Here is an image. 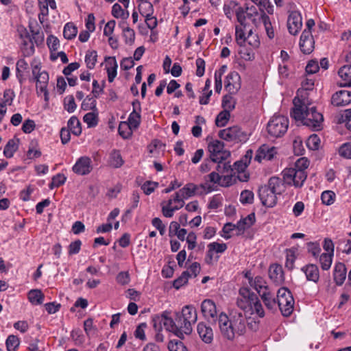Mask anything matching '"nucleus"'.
Wrapping results in <instances>:
<instances>
[{
  "label": "nucleus",
  "instance_id": "nucleus-1",
  "mask_svg": "<svg viewBox=\"0 0 351 351\" xmlns=\"http://www.w3.org/2000/svg\"><path fill=\"white\" fill-rule=\"evenodd\" d=\"M247 322V318L242 312L232 311L228 315L221 313L218 316V326L221 335L229 341H233L245 335Z\"/></svg>",
  "mask_w": 351,
  "mask_h": 351
},
{
  "label": "nucleus",
  "instance_id": "nucleus-2",
  "mask_svg": "<svg viewBox=\"0 0 351 351\" xmlns=\"http://www.w3.org/2000/svg\"><path fill=\"white\" fill-rule=\"evenodd\" d=\"M294 108L291 116L296 121H300L304 125L313 130H320L324 120L323 115L317 111L315 106L307 101L295 97L293 99Z\"/></svg>",
  "mask_w": 351,
  "mask_h": 351
},
{
  "label": "nucleus",
  "instance_id": "nucleus-3",
  "mask_svg": "<svg viewBox=\"0 0 351 351\" xmlns=\"http://www.w3.org/2000/svg\"><path fill=\"white\" fill-rule=\"evenodd\" d=\"M169 314L167 311H165L160 315H155L152 319L154 327L156 328V324L162 322L167 330L173 332L181 339L184 338L185 335H189L192 332V326L186 322L179 313L176 314L175 320L169 317Z\"/></svg>",
  "mask_w": 351,
  "mask_h": 351
},
{
  "label": "nucleus",
  "instance_id": "nucleus-4",
  "mask_svg": "<svg viewBox=\"0 0 351 351\" xmlns=\"http://www.w3.org/2000/svg\"><path fill=\"white\" fill-rule=\"evenodd\" d=\"M32 69L33 80L36 84L37 93H43L45 99H48L47 85L49 82V75L45 71H41L40 63L34 60L31 63Z\"/></svg>",
  "mask_w": 351,
  "mask_h": 351
},
{
  "label": "nucleus",
  "instance_id": "nucleus-5",
  "mask_svg": "<svg viewBox=\"0 0 351 351\" xmlns=\"http://www.w3.org/2000/svg\"><path fill=\"white\" fill-rule=\"evenodd\" d=\"M276 302L283 316L288 317L293 313L295 302L287 288L281 287L278 289Z\"/></svg>",
  "mask_w": 351,
  "mask_h": 351
},
{
  "label": "nucleus",
  "instance_id": "nucleus-6",
  "mask_svg": "<svg viewBox=\"0 0 351 351\" xmlns=\"http://www.w3.org/2000/svg\"><path fill=\"white\" fill-rule=\"evenodd\" d=\"M289 120L282 115L274 116L267 125L268 134L273 137H280L288 129Z\"/></svg>",
  "mask_w": 351,
  "mask_h": 351
},
{
  "label": "nucleus",
  "instance_id": "nucleus-7",
  "mask_svg": "<svg viewBox=\"0 0 351 351\" xmlns=\"http://www.w3.org/2000/svg\"><path fill=\"white\" fill-rule=\"evenodd\" d=\"M282 174L284 182L287 184L293 185L296 188L302 187L307 178L306 172H303L302 170L295 169L293 168H287L284 169Z\"/></svg>",
  "mask_w": 351,
  "mask_h": 351
},
{
  "label": "nucleus",
  "instance_id": "nucleus-8",
  "mask_svg": "<svg viewBox=\"0 0 351 351\" xmlns=\"http://www.w3.org/2000/svg\"><path fill=\"white\" fill-rule=\"evenodd\" d=\"M210 159L213 162H221L227 159L230 153L224 149V143L219 140H213L208 145Z\"/></svg>",
  "mask_w": 351,
  "mask_h": 351
},
{
  "label": "nucleus",
  "instance_id": "nucleus-9",
  "mask_svg": "<svg viewBox=\"0 0 351 351\" xmlns=\"http://www.w3.org/2000/svg\"><path fill=\"white\" fill-rule=\"evenodd\" d=\"M184 205V198L176 193L173 198L161 203L162 213L165 217L171 218L173 216L174 212L182 208Z\"/></svg>",
  "mask_w": 351,
  "mask_h": 351
},
{
  "label": "nucleus",
  "instance_id": "nucleus-10",
  "mask_svg": "<svg viewBox=\"0 0 351 351\" xmlns=\"http://www.w3.org/2000/svg\"><path fill=\"white\" fill-rule=\"evenodd\" d=\"M219 136L227 141L241 142L247 139V133L242 131L241 128L237 125L220 130Z\"/></svg>",
  "mask_w": 351,
  "mask_h": 351
},
{
  "label": "nucleus",
  "instance_id": "nucleus-11",
  "mask_svg": "<svg viewBox=\"0 0 351 351\" xmlns=\"http://www.w3.org/2000/svg\"><path fill=\"white\" fill-rule=\"evenodd\" d=\"M258 298L256 293L248 287H241L239 290V297L237 300V306L245 311L254 304V302Z\"/></svg>",
  "mask_w": 351,
  "mask_h": 351
},
{
  "label": "nucleus",
  "instance_id": "nucleus-12",
  "mask_svg": "<svg viewBox=\"0 0 351 351\" xmlns=\"http://www.w3.org/2000/svg\"><path fill=\"white\" fill-rule=\"evenodd\" d=\"M223 11L228 19H231L233 14L235 13L237 21L242 24L245 21L244 16L243 8L239 5V3L234 1H230L223 5Z\"/></svg>",
  "mask_w": 351,
  "mask_h": 351
},
{
  "label": "nucleus",
  "instance_id": "nucleus-13",
  "mask_svg": "<svg viewBox=\"0 0 351 351\" xmlns=\"http://www.w3.org/2000/svg\"><path fill=\"white\" fill-rule=\"evenodd\" d=\"M47 44L50 50V60L56 61L60 58L63 63H66V53L63 51H58L60 47V41L56 36L51 35L47 39Z\"/></svg>",
  "mask_w": 351,
  "mask_h": 351
},
{
  "label": "nucleus",
  "instance_id": "nucleus-14",
  "mask_svg": "<svg viewBox=\"0 0 351 351\" xmlns=\"http://www.w3.org/2000/svg\"><path fill=\"white\" fill-rule=\"evenodd\" d=\"M258 195L263 205L273 207L276 204L277 195L265 185L259 188Z\"/></svg>",
  "mask_w": 351,
  "mask_h": 351
},
{
  "label": "nucleus",
  "instance_id": "nucleus-15",
  "mask_svg": "<svg viewBox=\"0 0 351 351\" xmlns=\"http://www.w3.org/2000/svg\"><path fill=\"white\" fill-rule=\"evenodd\" d=\"M225 88L230 94H235L241 88V77L237 72H230L227 75Z\"/></svg>",
  "mask_w": 351,
  "mask_h": 351
},
{
  "label": "nucleus",
  "instance_id": "nucleus-16",
  "mask_svg": "<svg viewBox=\"0 0 351 351\" xmlns=\"http://www.w3.org/2000/svg\"><path fill=\"white\" fill-rule=\"evenodd\" d=\"M201 311L205 319L215 320L217 317V310L215 303L210 299H206L201 304Z\"/></svg>",
  "mask_w": 351,
  "mask_h": 351
},
{
  "label": "nucleus",
  "instance_id": "nucleus-17",
  "mask_svg": "<svg viewBox=\"0 0 351 351\" xmlns=\"http://www.w3.org/2000/svg\"><path fill=\"white\" fill-rule=\"evenodd\" d=\"M302 25V16L298 11H293L290 13L287 26L291 34L295 35L298 33Z\"/></svg>",
  "mask_w": 351,
  "mask_h": 351
},
{
  "label": "nucleus",
  "instance_id": "nucleus-18",
  "mask_svg": "<svg viewBox=\"0 0 351 351\" xmlns=\"http://www.w3.org/2000/svg\"><path fill=\"white\" fill-rule=\"evenodd\" d=\"M351 103V91L341 90L332 95L331 104L337 107L345 106Z\"/></svg>",
  "mask_w": 351,
  "mask_h": 351
},
{
  "label": "nucleus",
  "instance_id": "nucleus-19",
  "mask_svg": "<svg viewBox=\"0 0 351 351\" xmlns=\"http://www.w3.org/2000/svg\"><path fill=\"white\" fill-rule=\"evenodd\" d=\"M300 47L301 51L305 54H309L313 51L314 49V40L311 31H303L300 36Z\"/></svg>",
  "mask_w": 351,
  "mask_h": 351
},
{
  "label": "nucleus",
  "instance_id": "nucleus-20",
  "mask_svg": "<svg viewBox=\"0 0 351 351\" xmlns=\"http://www.w3.org/2000/svg\"><path fill=\"white\" fill-rule=\"evenodd\" d=\"M92 169L91 160L87 156L80 158L73 167V171L79 175L88 174L91 171Z\"/></svg>",
  "mask_w": 351,
  "mask_h": 351
},
{
  "label": "nucleus",
  "instance_id": "nucleus-21",
  "mask_svg": "<svg viewBox=\"0 0 351 351\" xmlns=\"http://www.w3.org/2000/svg\"><path fill=\"white\" fill-rule=\"evenodd\" d=\"M275 147H269L267 145H261L257 150L255 156V160L261 162L262 160H271L274 158L276 154V150Z\"/></svg>",
  "mask_w": 351,
  "mask_h": 351
},
{
  "label": "nucleus",
  "instance_id": "nucleus-22",
  "mask_svg": "<svg viewBox=\"0 0 351 351\" xmlns=\"http://www.w3.org/2000/svg\"><path fill=\"white\" fill-rule=\"evenodd\" d=\"M133 110L128 117V123L130 124L134 129L138 128L141 123V103L138 100L136 99L132 102Z\"/></svg>",
  "mask_w": 351,
  "mask_h": 351
},
{
  "label": "nucleus",
  "instance_id": "nucleus-23",
  "mask_svg": "<svg viewBox=\"0 0 351 351\" xmlns=\"http://www.w3.org/2000/svg\"><path fill=\"white\" fill-rule=\"evenodd\" d=\"M269 276L277 285L282 284L285 281V276L282 266L278 264L271 265L269 269Z\"/></svg>",
  "mask_w": 351,
  "mask_h": 351
},
{
  "label": "nucleus",
  "instance_id": "nucleus-24",
  "mask_svg": "<svg viewBox=\"0 0 351 351\" xmlns=\"http://www.w3.org/2000/svg\"><path fill=\"white\" fill-rule=\"evenodd\" d=\"M263 300L265 306L269 310H273L276 308L277 302L276 300L274 297V293L271 291L270 288H267V289L260 292L258 293Z\"/></svg>",
  "mask_w": 351,
  "mask_h": 351
},
{
  "label": "nucleus",
  "instance_id": "nucleus-25",
  "mask_svg": "<svg viewBox=\"0 0 351 351\" xmlns=\"http://www.w3.org/2000/svg\"><path fill=\"white\" fill-rule=\"evenodd\" d=\"M244 16L248 18L252 21L253 24L257 26L262 21V13H258L256 8L254 5L249 6L248 4H245L243 8Z\"/></svg>",
  "mask_w": 351,
  "mask_h": 351
},
{
  "label": "nucleus",
  "instance_id": "nucleus-26",
  "mask_svg": "<svg viewBox=\"0 0 351 351\" xmlns=\"http://www.w3.org/2000/svg\"><path fill=\"white\" fill-rule=\"evenodd\" d=\"M197 330L201 339L206 343H210L213 339V330L204 322H199Z\"/></svg>",
  "mask_w": 351,
  "mask_h": 351
},
{
  "label": "nucleus",
  "instance_id": "nucleus-27",
  "mask_svg": "<svg viewBox=\"0 0 351 351\" xmlns=\"http://www.w3.org/2000/svg\"><path fill=\"white\" fill-rule=\"evenodd\" d=\"M199 187L205 189L206 186L205 184H200L199 186H197L193 183H189L180 189L179 191L176 192V193L184 199H188L196 195L197 193V191Z\"/></svg>",
  "mask_w": 351,
  "mask_h": 351
},
{
  "label": "nucleus",
  "instance_id": "nucleus-28",
  "mask_svg": "<svg viewBox=\"0 0 351 351\" xmlns=\"http://www.w3.org/2000/svg\"><path fill=\"white\" fill-rule=\"evenodd\" d=\"M179 315L191 326L195 324L197 320V311L192 305L184 306L182 312L179 313Z\"/></svg>",
  "mask_w": 351,
  "mask_h": 351
},
{
  "label": "nucleus",
  "instance_id": "nucleus-29",
  "mask_svg": "<svg viewBox=\"0 0 351 351\" xmlns=\"http://www.w3.org/2000/svg\"><path fill=\"white\" fill-rule=\"evenodd\" d=\"M346 267L342 263H336L334 269V280L337 285H341L346 278Z\"/></svg>",
  "mask_w": 351,
  "mask_h": 351
},
{
  "label": "nucleus",
  "instance_id": "nucleus-30",
  "mask_svg": "<svg viewBox=\"0 0 351 351\" xmlns=\"http://www.w3.org/2000/svg\"><path fill=\"white\" fill-rule=\"evenodd\" d=\"M285 184L286 183L284 182V180H282L278 177H271L269 180L268 184L265 186L276 195H280L285 189Z\"/></svg>",
  "mask_w": 351,
  "mask_h": 351
},
{
  "label": "nucleus",
  "instance_id": "nucleus-31",
  "mask_svg": "<svg viewBox=\"0 0 351 351\" xmlns=\"http://www.w3.org/2000/svg\"><path fill=\"white\" fill-rule=\"evenodd\" d=\"M302 270L306 275L308 280L317 282L319 278V269L317 265L309 264L304 267Z\"/></svg>",
  "mask_w": 351,
  "mask_h": 351
},
{
  "label": "nucleus",
  "instance_id": "nucleus-32",
  "mask_svg": "<svg viewBox=\"0 0 351 351\" xmlns=\"http://www.w3.org/2000/svg\"><path fill=\"white\" fill-rule=\"evenodd\" d=\"M239 25L236 26V32H235V39L237 43L242 47L244 46L246 43V32L247 29V24L245 22H243L242 24L239 23Z\"/></svg>",
  "mask_w": 351,
  "mask_h": 351
},
{
  "label": "nucleus",
  "instance_id": "nucleus-33",
  "mask_svg": "<svg viewBox=\"0 0 351 351\" xmlns=\"http://www.w3.org/2000/svg\"><path fill=\"white\" fill-rule=\"evenodd\" d=\"M118 65L114 57H108L106 59V71L108 79L110 82H113L117 75Z\"/></svg>",
  "mask_w": 351,
  "mask_h": 351
},
{
  "label": "nucleus",
  "instance_id": "nucleus-34",
  "mask_svg": "<svg viewBox=\"0 0 351 351\" xmlns=\"http://www.w3.org/2000/svg\"><path fill=\"white\" fill-rule=\"evenodd\" d=\"M17 33L19 38L21 40V43L25 45H29L31 52L34 51V46L32 43V38L27 31V29L23 25L17 27Z\"/></svg>",
  "mask_w": 351,
  "mask_h": 351
},
{
  "label": "nucleus",
  "instance_id": "nucleus-35",
  "mask_svg": "<svg viewBox=\"0 0 351 351\" xmlns=\"http://www.w3.org/2000/svg\"><path fill=\"white\" fill-rule=\"evenodd\" d=\"M19 145V138H14L10 139L4 147L3 155L8 158H12L14 153L17 151Z\"/></svg>",
  "mask_w": 351,
  "mask_h": 351
},
{
  "label": "nucleus",
  "instance_id": "nucleus-36",
  "mask_svg": "<svg viewBox=\"0 0 351 351\" xmlns=\"http://www.w3.org/2000/svg\"><path fill=\"white\" fill-rule=\"evenodd\" d=\"M256 218L254 213H250L246 217L239 221L237 224V229L243 232L246 229L250 228L255 222Z\"/></svg>",
  "mask_w": 351,
  "mask_h": 351
},
{
  "label": "nucleus",
  "instance_id": "nucleus-37",
  "mask_svg": "<svg viewBox=\"0 0 351 351\" xmlns=\"http://www.w3.org/2000/svg\"><path fill=\"white\" fill-rule=\"evenodd\" d=\"M338 74L343 81V86H351V65H345L341 67Z\"/></svg>",
  "mask_w": 351,
  "mask_h": 351
},
{
  "label": "nucleus",
  "instance_id": "nucleus-38",
  "mask_svg": "<svg viewBox=\"0 0 351 351\" xmlns=\"http://www.w3.org/2000/svg\"><path fill=\"white\" fill-rule=\"evenodd\" d=\"M68 130L75 136H79L82 133L81 123L76 117L73 116L71 117L67 122V131Z\"/></svg>",
  "mask_w": 351,
  "mask_h": 351
},
{
  "label": "nucleus",
  "instance_id": "nucleus-39",
  "mask_svg": "<svg viewBox=\"0 0 351 351\" xmlns=\"http://www.w3.org/2000/svg\"><path fill=\"white\" fill-rule=\"evenodd\" d=\"M28 299L32 304L39 305L44 301V295L40 290L32 289L28 293Z\"/></svg>",
  "mask_w": 351,
  "mask_h": 351
},
{
  "label": "nucleus",
  "instance_id": "nucleus-40",
  "mask_svg": "<svg viewBox=\"0 0 351 351\" xmlns=\"http://www.w3.org/2000/svg\"><path fill=\"white\" fill-rule=\"evenodd\" d=\"M133 129V127H132L127 121H121L119 123L118 131L119 134L123 138L127 139L132 136Z\"/></svg>",
  "mask_w": 351,
  "mask_h": 351
},
{
  "label": "nucleus",
  "instance_id": "nucleus-41",
  "mask_svg": "<svg viewBox=\"0 0 351 351\" xmlns=\"http://www.w3.org/2000/svg\"><path fill=\"white\" fill-rule=\"evenodd\" d=\"M123 162H124L120 152L118 150H113L110 155V165L114 168H119L123 165Z\"/></svg>",
  "mask_w": 351,
  "mask_h": 351
},
{
  "label": "nucleus",
  "instance_id": "nucleus-42",
  "mask_svg": "<svg viewBox=\"0 0 351 351\" xmlns=\"http://www.w3.org/2000/svg\"><path fill=\"white\" fill-rule=\"evenodd\" d=\"M250 286L254 288L258 293L269 288L267 282L261 276H256Z\"/></svg>",
  "mask_w": 351,
  "mask_h": 351
},
{
  "label": "nucleus",
  "instance_id": "nucleus-43",
  "mask_svg": "<svg viewBox=\"0 0 351 351\" xmlns=\"http://www.w3.org/2000/svg\"><path fill=\"white\" fill-rule=\"evenodd\" d=\"M138 10L144 17H149L154 13L153 5L149 1L139 2Z\"/></svg>",
  "mask_w": 351,
  "mask_h": 351
},
{
  "label": "nucleus",
  "instance_id": "nucleus-44",
  "mask_svg": "<svg viewBox=\"0 0 351 351\" xmlns=\"http://www.w3.org/2000/svg\"><path fill=\"white\" fill-rule=\"evenodd\" d=\"M261 18H262L261 21L264 24L265 29L267 36L270 39L274 38L275 34H274V31L273 27L271 25L269 17L265 13H263Z\"/></svg>",
  "mask_w": 351,
  "mask_h": 351
},
{
  "label": "nucleus",
  "instance_id": "nucleus-45",
  "mask_svg": "<svg viewBox=\"0 0 351 351\" xmlns=\"http://www.w3.org/2000/svg\"><path fill=\"white\" fill-rule=\"evenodd\" d=\"M230 117V112L223 110L218 114L215 119V124L217 127H223L228 123Z\"/></svg>",
  "mask_w": 351,
  "mask_h": 351
},
{
  "label": "nucleus",
  "instance_id": "nucleus-46",
  "mask_svg": "<svg viewBox=\"0 0 351 351\" xmlns=\"http://www.w3.org/2000/svg\"><path fill=\"white\" fill-rule=\"evenodd\" d=\"M19 339L13 335H9L6 339L5 345L8 351H16L19 346Z\"/></svg>",
  "mask_w": 351,
  "mask_h": 351
},
{
  "label": "nucleus",
  "instance_id": "nucleus-47",
  "mask_svg": "<svg viewBox=\"0 0 351 351\" xmlns=\"http://www.w3.org/2000/svg\"><path fill=\"white\" fill-rule=\"evenodd\" d=\"M246 42L253 48H258L260 45V40L257 34L253 32L252 29H248L246 37Z\"/></svg>",
  "mask_w": 351,
  "mask_h": 351
},
{
  "label": "nucleus",
  "instance_id": "nucleus-48",
  "mask_svg": "<svg viewBox=\"0 0 351 351\" xmlns=\"http://www.w3.org/2000/svg\"><path fill=\"white\" fill-rule=\"evenodd\" d=\"M97 53L96 51L93 50L87 51L85 56V62L87 67L89 69L94 68L97 62Z\"/></svg>",
  "mask_w": 351,
  "mask_h": 351
},
{
  "label": "nucleus",
  "instance_id": "nucleus-49",
  "mask_svg": "<svg viewBox=\"0 0 351 351\" xmlns=\"http://www.w3.org/2000/svg\"><path fill=\"white\" fill-rule=\"evenodd\" d=\"M112 14L115 18L127 19L129 16V12H125L119 3H115L112 8Z\"/></svg>",
  "mask_w": 351,
  "mask_h": 351
},
{
  "label": "nucleus",
  "instance_id": "nucleus-50",
  "mask_svg": "<svg viewBox=\"0 0 351 351\" xmlns=\"http://www.w3.org/2000/svg\"><path fill=\"white\" fill-rule=\"evenodd\" d=\"M232 94H228L223 97L222 99V107L225 110H228L229 112L233 110L235 107V101L233 99V97L231 95Z\"/></svg>",
  "mask_w": 351,
  "mask_h": 351
},
{
  "label": "nucleus",
  "instance_id": "nucleus-51",
  "mask_svg": "<svg viewBox=\"0 0 351 351\" xmlns=\"http://www.w3.org/2000/svg\"><path fill=\"white\" fill-rule=\"evenodd\" d=\"M189 271H183L180 277L173 281V286L176 289H180L182 286L186 285L189 278Z\"/></svg>",
  "mask_w": 351,
  "mask_h": 351
},
{
  "label": "nucleus",
  "instance_id": "nucleus-52",
  "mask_svg": "<svg viewBox=\"0 0 351 351\" xmlns=\"http://www.w3.org/2000/svg\"><path fill=\"white\" fill-rule=\"evenodd\" d=\"M320 138L317 134L311 135L306 141L307 147L311 150H317L320 146Z\"/></svg>",
  "mask_w": 351,
  "mask_h": 351
},
{
  "label": "nucleus",
  "instance_id": "nucleus-53",
  "mask_svg": "<svg viewBox=\"0 0 351 351\" xmlns=\"http://www.w3.org/2000/svg\"><path fill=\"white\" fill-rule=\"evenodd\" d=\"M249 308L252 310L253 313L257 314L260 317H263L265 316V311L262 304L258 298L254 302V304H252Z\"/></svg>",
  "mask_w": 351,
  "mask_h": 351
},
{
  "label": "nucleus",
  "instance_id": "nucleus-54",
  "mask_svg": "<svg viewBox=\"0 0 351 351\" xmlns=\"http://www.w3.org/2000/svg\"><path fill=\"white\" fill-rule=\"evenodd\" d=\"M332 254L327 253H323L320 256L319 261L322 269L328 270L330 267L332 263Z\"/></svg>",
  "mask_w": 351,
  "mask_h": 351
},
{
  "label": "nucleus",
  "instance_id": "nucleus-55",
  "mask_svg": "<svg viewBox=\"0 0 351 351\" xmlns=\"http://www.w3.org/2000/svg\"><path fill=\"white\" fill-rule=\"evenodd\" d=\"M84 121L87 124L88 128L95 127L97 125V115L94 112H88L84 116Z\"/></svg>",
  "mask_w": 351,
  "mask_h": 351
},
{
  "label": "nucleus",
  "instance_id": "nucleus-56",
  "mask_svg": "<svg viewBox=\"0 0 351 351\" xmlns=\"http://www.w3.org/2000/svg\"><path fill=\"white\" fill-rule=\"evenodd\" d=\"M335 193L332 191H324L321 195L323 204L326 205H331L334 203L335 199Z\"/></svg>",
  "mask_w": 351,
  "mask_h": 351
},
{
  "label": "nucleus",
  "instance_id": "nucleus-57",
  "mask_svg": "<svg viewBox=\"0 0 351 351\" xmlns=\"http://www.w3.org/2000/svg\"><path fill=\"white\" fill-rule=\"evenodd\" d=\"M169 351H188L183 343L178 340H171L168 343Z\"/></svg>",
  "mask_w": 351,
  "mask_h": 351
},
{
  "label": "nucleus",
  "instance_id": "nucleus-58",
  "mask_svg": "<svg viewBox=\"0 0 351 351\" xmlns=\"http://www.w3.org/2000/svg\"><path fill=\"white\" fill-rule=\"evenodd\" d=\"M71 338L77 346L82 344L84 341V337L80 329L73 330L71 332Z\"/></svg>",
  "mask_w": 351,
  "mask_h": 351
},
{
  "label": "nucleus",
  "instance_id": "nucleus-59",
  "mask_svg": "<svg viewBox=\"0 0 351 351\" xmlns=\"http://www.w3.org/2000/svg\"><path fill=\"white\" fill-rule=\"evenodd\" d=\"M84 329L88 337L93 335L96 332V328L93 326V320L88 318L84 322Z\"/></svg>",
  "mask_w": 351,
  "mask_h": 351
},
{
  "label": "nucleus",
  "instance_id": "nucleus-60",
  "mask_svg": "<svg viewBox=\"0 0 351 351\" xmlns=\"http://www.w3.org/2000/svg\"><path fill=\"white\" fill-rule=\"evenodd\" d=\"M123 37L125 38V42L127 44H132L135 39V32L134 31L129 27H126L123 28Z\"/></svg>",
  "mask_w": 351,
  "mask_h": 351
},
{
  "label": "nucleus",
  "instance_id": "nucleus-61",
  "mask_svg": "<svg viewBox=\"0 0 351 351\" xmlns=\"http://www.w3.org/2000/svg\"><path fill=\"white\" fill-rule=\"evenodd\" d=\"M158 186V183L156 182L147 181L141 186V189L146 195L153 193L156 188Z\"/></svg>",
  "mask_w": 351,
  "mask_h": 351
},
{
  "label": "nucleus",
  "instance_id": "nucleus-62",
  "mask_svg": "<svg viewBox=\"0 0 351 351\" xmlns=\"http://www.w3.org/2000/svg\"><path fill=\"white\" fill-rule=\"evenodd\" d=\"M208 248H210L215 253H223L227 250V245L226 243H219L217 242H213L208 245Z\"/></svg>",
  "mask_w": 351,
  "mask_h": 351
},
{
  "label": "nucleus",
  "instance_id": "nucleus-63",
  "mask_svg": "<svg viewBox=\"0 0 351 351\" xmlns=\"http://www.w3.org/2000/svg\"><path fill=\"white\" fill-rule=\"evenodd\" d=\"M339 153L341 156L347 158H351V143H344L339 150Z\"/></svg>",
  "mask_w": 351,
  "mask_h": 351
},
{
  "label": "nucleus",
  "instance_id": "nucleus-64",
  "mask_svg": "<svg viewBox=\"0 0 351 351\" xmlns=\"http://www.w3.org/2000/svg\"><path fill=\"white\" fill-rule=\"evenodd\" d=\"M341 121L346 122L348 130L351 131V109L346 110L341 114Z\"/></svg>",
  "mask_w": 351,
  "mask_h": 351
}]
</instances>
